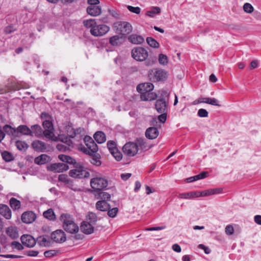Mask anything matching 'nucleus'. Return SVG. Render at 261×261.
<instances>
[{
  "instance_id": "26",
  "label": "nucleus",
  "mask_w": 261,
  "mask_h": 261,
  "mask_svg": "<svg viewBox=\"0 0 261 261\" xmlns=\"http://www.w3.org/2000/svg\"><path fill=\"white\" fill-rule=\"evenodd\" d=\"M154 88V86L152 83H146L140 84L138 86L137 90L141 93L144 91H152Z\"/></svg>"
},
{
  "instance_id": "46",
  "label": "nucleus",
  "mask_w": 261,
  "mask_h": 261,
  "mask_svg": "<svg viewBox=\"0 0 261 261\" xmlns=\"http://www.w3.org/2000/svg\"><path fill=\"white\" fill-rule=\"evenodd\" d=\"M244 11L248 13H251L254 10L253 6L249 3H245L243 6Z\"/></svg>"
},
{
  "instance_id": "62",
  "label": "nucleus",
  "mask_w": 261,
  "mask_h": 261,
  "mask_svg": "<svg viewBox=\"0 0 261 261\" xmlns=\"http://www.w3.org/2000/svg\"><path fill=\"white\" fill-rule=\"evenodd\" d=\"M207 174V172H202L200 174L195 175L196 180L205 178Z\"/></svg>"
},
{
  "instance_id": "4",
  "label": "nucleus",
  "mask_w": 261,
  "mask_h": 261,
  "mask_svg": "<svg viewBox=\"0 0 261 261\" xmlns=\"http://www.w3.org/2000/svg\"><path fill=\"white\" fill-rule=\"evenodd\" d=\"M53 124L51 120H50V140L54 141H60L65 143L69 148L73 147V143L72 141L70 139L71 138L70 137V135L67 136L63 135H59L58 136H56L53 133Z\"/></svg>"
},
{
  "instance_id": "44",
  "label": "nucleus",
  "mask_w": 261,
  "mask_h": 261,
  "mask_svg": "<svg viewBox=\"0 0 261 261\" xmlns=\"http://www.w3.org/2000/svg\"><path fill=\"white\" fill-rule=\"evenodd\" d=\"M159 62L161 65H166L168 62L167 56L163 54H160L159 56Z\"/></svg>"
},
{
  "instance_id": "59",
  "label": "nucleus",
  "mask_w": 261,
  "mask_h": 261,
  "mask_svg": "<svg viewBox=\"0 0 261 261\" xmlns=\"http://www.w3.org/2000/svg\"><path fill=\"white\" fill-rule=\"evenodd\" d=\"M16 30V29H15L13 26L12 25H9L6 27L4 29V32L8 34H11L14 31Z\"/></svg>"
},
{
  "instance_id": "17",
  "label": "nucleus",
  "mask_w": 261,
  "mask_h": 261,
  "mask_svg": "<svg viewBox=\"0 0 261 261\" xmlns=\"http://www.w3.org/2000/svg\"><path fill=\"white\" fill-rule=\"evenodd\" d=\"M0 215L5 219L9 220L12 217V212L7 205L0 204Z\"/></svg>"
},
{
  "instance_id": "49",
  "label": "nucleus",
  "mask_w": 261,
  "mask_h": 261,
  "mask_svg": "<svg viewBox=\"0 0 261 261\" xmlns=\"http://www.w3.org/2000/svg\"><path fill=\"white\" fill-rule=\"evenodd\" d=\"M127 8L130 12L137 14H139L141 12V9L139 7H134L132 6H128Z\"/></svg>"
},
{
  "instance_id": "8",
  "label": "nucleus",
  "mask_w": 261,
  "mask_h": 261,
  "mask_svg": "<svg viewBox=\"0 0 261 261\" xmlns=\"http://www.w3.org/2000/svg\"><path fill=\"white\" fill-rule=\"evenodd\" d=\"M149 76L153 82L164 81L167 78V73L164 69H154L150 72Z\"/></svg>"
},
{
  "instance_id": "41",
  "label": "nucleus",
  "mask_w": 261,
  "mask_h": 261,
  "mask_svg": "<svg viewBox=\"0 0 261 261\" xmlns=\"http://www.w3.org/2000/svg\"><path fill=\"white\" fill-rule=\"evenodd\" d=\"M16 146L20 150H25L28 147V144L22 141H17L16 142Z\"/></svg>"
},
{
  "instance_id": "16",
  "label": "nucleus",
  "mask_w": 261,
  "mask_h": 261,
  "mask_svg": "<svg viewBox=\"0 0 261 261\" xmlns=\"http://www.w3.org/2000/svg\"><path fill=\"white\" fill-rule=\"evenodd\" d=\"M36 218V216L35 214L32 211L24 212L21 216V220L22 222L27 224L32 223L35 221Z\"/></svg>"
},
{
  "instance_id": "60",
  "label": "nucleus",
  "mask_w": 261,
  "mask_h": 261,
  "mask_svg": "<svg viewBox=\"0 0 261 261\" xmlns=\"http://www.w3.org/2000/svg\"><path fill=\"white\" fill-rule=\"evenodd\" d=\"M145 64L147 66L153 65L155 61V59H152L151 57L146 59L145 61Z\"/></svg>"
},
{
  "instance_id": "1",
  "label": "nucleus",
  "mask_w": 261,
  "mask_h": 261,
  "mask_svg": "<svg viewBox=\"0 0 261 261\" xmlns=\"http://www.w3.org/2000/svg\"><path fill=\"white\" fill-rule=\"evenodd\" d=\"M61 221L63 223L64 229L70 233H76L79 227L75 222L74 218L68 214H63L60 216Z\"/></svg>"
},
{
  "instance_id": "22",
  "label": "nucleus",
  "mask_w": 261,
  "mask_h": 261,
  "mask_svg": "<svg viewBox=\"0 0 261 261\" xmlns=\"http://www.w3.org/2000/svg\"><path fill=\"white\" fill-rule=\"evenodd\" d=\"M134 143L138 146V150L139 149L142 150H146L150 147V146L147 145L146 140L141 138H137Z\"/></svg>"
},
{
  "instance_id": "34",
  "label": "nucleus",
  "mask_w": 261,
  "mask_h": 261,
  "mask_svg": "<svg viewBox=\"0 0 261 261\" xmlns=\"http://www.w3.org/2000/svg\"><path fill=\"white\" fill-rule=\"evenodd\" d=\"M3 131L8 135L15 136L16 135V130L11 126L6 124L3 127Z\"/></svg>"
},
{
  "instance_id": "33",
  "label": "nucleus",
  "mask_w": 261,
  "mask_h": 261,
  "mask_svg": "<svg viewBox=\"0 0 261 261\" xmlns=\"http://www.w3.org/2000/svg\"><path fill=\"white\" fill-rule=\"evenodd\" d=\"M48 156L46 154H42L35 159L34 162L36 164L42 165L48 162Z\"/></svg>"
},
{
  "instance_id": "21",
  "label": "nucleus",
  "mask_w": 261,
  "mask_h": 261,
  "mask_svg": "<svg viewBox=\"0 0 261 261\" xmlns=\"http://www.w3.org/2000/svg\"><path fill=\"white\" fill-rule=\"evenodd\" d=\"M159 130L155 127H150L145 132V136L149 139H154L159 136Z\"/></svg>"
},
{
  "instance_id": "37",
  "label": "nucleus",
  "mask_w": 261,
  "mask_h": 261,
  "mask_svg": "<svg viewBox=\"0 0 261 261\" xmlns=\"http://www.w3.org/2000/svg\"><path fill=\"white\" fill-rule=\"evenodd\" d=\"M18 132L24 135L31 136V129L24 125H20L17 127Z\"/></svg>"
},
{
  "instance_id": "13",
  "label": "nucleus",
  "mask_w": 261,
  "mask_h": 261,
  "mask_svg": "<svg viewBox=\"0 0 261 261\" xmlns=\"http://www.w3.org/2000/svg\"><path fill=\"white\" fill-rule=\"evenodd\" d=\"M22 244L27 247H33L36 243L35 239L31 235L23 234L20 238Z\"/></svg>"
},
{
  "instance_id": "18",
  "label": "nucleus",
  "mask_w": 261,
  "mask_h": 261,
  "mask_svg": "<svg viewBox=\"0 0 261 261\" xmlns=\"http://www.w3.org/2000/svg\"><path fill=\"white\" fill-rule=\"evenodd\" d=\"M87 12L92 16H97L101 14V9L98 5H89L87 8Z\"/></svg>"
},
{
  "instance_id": "63",
  "label": "nucleus",
  "mask_w": 261,
  "mask_h": 261,
  "mask_svg": "<svg viewBox=\"0 0 261 261\" xmlns=\"http://www.w3.org/2000/svg\"><path fill=\"white\" fill-rule=\"evenodd\" d=\"M83 130H84V129L81 127H79L76 129H74V131H73V134L70 135V137L71 138H73L76 135L80 134Z\"/></svg>"
},
{
  "instance_id": "27",
  "label": "nucleus",
  "mask_w": 261,
  "mask_h": 261,
  "mask_svg": "<svg viewBox=\"0 0 261 261\" xmlns=\"http://www.w3.org/2000/svg\"><path fill=\"white\" fill-rule=\"evenodd\" d=\"M94 138L99 144L102 143L106 141V136L104 133L101 131H98L94 135Z\"/></svg>"
},
{
  "instance_id": "3",
  "label": "nucleus",
  "mask_w": 261,
  "mask_h": 261,
  "mask_svg": "<svg viewBox=\"0 0 261 261\" xmlns=\"http://www.w3.org/2000/svg\"><path fill=\"white\" fill-rule=\"evenodd\" d=\"M69 175L72 178L80 179L89 177L90 173L81 164L77 163L73 166V169L69 171Z\"/></svg>"
},
{
  "instance_id": "11",
  "label": "nucleus",
  "mask_w": 261,
  "mask_h": 261,
  "mask_svg": "<svg viewBox=\"0 0 261 261\" xmlns=\"http://www.w3.org/2000/svg\"><path fill=\"white\" fill-rule=\"evenodd\" d=\"M50 238L54 242L60 243L65 242L66 240V234L61 229H58L53 232Z\"/></svg>"
},
{
  "instance_id": "12",
  "label": "nucleus",
  "mask_w": 261,
  "mask_h": 261,
  "mask_svg": "<svg viewBox=\"0 0 261 261\" xmlns=\"http://www.w3.org/2000/svg\"><path fill=\"white\" fill-rule=\"evenodd\" d=\"M84 141L87 148L91 151V152H89V154H93L98 151V146L92 138L86 136L84 138Z\"/></svg>"
},
{
  "instance_id": "58",
  "label": "nucleus",
  "mask_w": 261,
  "mask_h": 261,
  "mask_svg": "<svg viewBox=\"0 0 261 261\" xmlns=\"http://www.w3.org/2000/svg\"><path fill=\"white\" fill-rule=\"evenodd\" d=\"M99 196L103 200H109L111 198L110 194L107 192H101L99 193Z\"/></svg>"
},
{
  "instance_id": "57",
  "label": "nucleus",
  "mask_w": 261,
  "mask_h": 261,
  "mask_svg": "<svg viewBox=\"0 0 261 261\" xmlns=\"http://www.w3.org/2000/svg\"><path fill=\"white\" fill-rule=\"evenodd\" d=\"M225 233L228 235H232L234 233V228L232 225L226 226L225 229Z\"/></svg>"
},
{
  "instance_id": "64",
  "label": "nucleus",
  "mask_w": 261,
  "mask_h": 261,
  "mask_svg": "<svg viewBox=\"0 0 261 261\" xmlns=\"http://www.w3.org/2000/svg\"><path fill=\"white\" fill-rule=\"evenodd\" d=\"M198 248L203 250L206 254H209L211 252L210 249L208 247H206L205 245H204L203 244H199L198 245Z\"/></svg>"
},
{
  "instance_id": "29",
  "label": "nucleus",
  "mask_w": 261,
  "mask_h": 261,
  "mask_svg": "<svg viewBox=\"0 0 261 261\" xmlns=\"http://www.w3.org/2000/svg\"><path fill=\"white\" fill-rule=\"evenodd\" d=\"M6 233L12 239H16L18 237V233L17 228L13 226L8 227L6 230Z\"/></svg>"
},
{
  "instance_id": "2",
  "label": "nucleus",
  "mask_w": 261,
  "mask_h": 261,
  "mask_svg": "<svg viewBox=\"0 0 261 261\" xmlns=\"http://www.w3.org/2000/svg\"><path fill=\"white\" fill-rule=\"evenodd\" d=\"M44 130L41 126L38 124H35L31 126V136H35L37 137H45L49 139V120H45L42 123Z\"/></svg>"
},
{
  "instance_id": "15",
  "label": "nucleus",
  "mask_w": 261,
  "mask_h": 261,
  "mask_svg": "<svg viewBox=\"0 0 261 261\" xmlns=\"http://www.w3.org/2000/svg\"><path fill=\"white\" fill-rule=\"evenodd\" d=\"M69 169V166L67 164L63 163H55L50 166V170L56 172H62Z\"/></svg>"
},
{
  "instance_id": "50",
  "label": "nucleus",
  "mask_w": 261,
  "mask_h": 261,
  "mask_svg": "<svg viewBox=\"0 0 261 261\" xmlns=\"http://www.w3.org/2000/svg\"><path fill=\"white\" fill-rule=\"evenodd\" d=\"M56 148L58 150L63 152H65L67 150H70V149L68 147L62 144H58L56 145Z\"/></svg>"
},
{
  "instance_id": "28",
  "label": "nucleus",
  "mask_w": 261,
  "mask_h": 261,
  "mask_svg": "<svg viewBox=\"0 0 261 261\" xmlns=\"http://www.w3.org/2000/svg\"><path fill=\"white\" fill-rule=\"evenodd\" d=\"M179 199H190L193 197H199V192H191L189 193H180L177 196Z\"/></svg>"
},
{
  "instance_id": "25",
  "label": "nucleus",
  "mask_w": 261,
  "mask_h": 261,
  "mask_svg": "<svg viewBox=\"0 0 261 261\" xmlns=\"http://www.w3.org/2000/svg\"><path fill=\"white\" fill-rule=\"evenodd\" d=\"M128 41L134 44H139L142 43L144 41V38L141 35L133 34L129 36Z\"/></svg>"
},
{
  "instance_id": "19",
  "label": "nucleus",
  "mask_w": 261,
  "mask_h": 261,
  "mask_svg": "<svg viewBox=\"0 0 261 261\" xmlns=\"http://www.w3.org/2000/svg\"><path fill=\"white\" fill-rule=\"evenodd\" d=\"M157 98V94L152 91L141 92V99L143 101H151Z\"/></svg>"
},
{
  "instance_id": "36",
  "label": "nucleus",
  "mask_w": 261,
  "mask_h": 261,
  "mask_svg": "<svg viewBox=\"0 0 261 261\" xmlns=\"http://www.w3.org/2000/svg\"><path fill=\"white\" fill-rule=\"evenodd\" d=\"M32 147L37 150L43 151L45 149L44 143L40 141H34L32 144Z\"/></svg>"
},
{
  "instance_id": "35",
  "label": "nucleus",
  "mask_w": 261,
  "mask_h": 261,
  "mask_svg": "<svg viewBox=\"0 0 261 261\" xmlns=\"http://www.w3.org/2000/svg\"><path fill=\"white\" fill-rule=\"evenodd\" d=\"M96 24V22L94 19H89L83 21L84 26L87 29H90V30L94 28Z\"/></svg>"
},
{
  "instance_id": "23",
  "label": "nucleus",
  "mask_w": 261,
  "mask_h": 261,
  "mask_svg": "<svg viewBox=\"0 0 261 261\" xmlns=\"http://www.w3.org/2000/svg\"><path fill=\"white\" fill-rule=\"evenodd\" d=\"M96 207L100 211H107L111 208L110 205L106 200H99L96 203Z\"/></svg>"
},
{
  "instance_id": "61",
  "label": "nucleus",
  "mask_w": 261,
  "mask_h": 261,
  "mask_svg": "<svg viewBox=\"0 0 261 261\" xmlns=\"http://www.w3.org/2000/svg\"><path fill=\"white\" fill-rule=\"evenodd\" d=\"M108 12L113 17L118 18L119 17V14L117 11L115 9H109Z\"/></svg>"
},
{
  "instance_id": "24",
  "label": "nucleus",
  "mask_w": 261,
  "mask_h": 261,
  "mask_svg": "<svg viewBox=\"0 0 261 261\" xmlns=\"http://www.w3.org/2000/svg\"><path fill=\"white\" fill-rule=\"evenodd\" d=\"M58 158L60 160L62 161L65 164H68L70 165H73L74 166L77 163H76L75 160L71 156L65 154H60L58 156Z\"/></svg>"
},
{
  "instance_id": "52",
  "label": "nucleus",
  "mask_w": 261,
  "mask_h": 261,
  "mask_svg": "<svg viewBox=\"0 0 261 261\" xmlns=\"http://www.w3.org/2000/svg\"><path fill=\"white\" fill-rule=\"evenodd\" d=\"M160 113L161 114L158 116V120L160 122L165 123L167 120V113L166 111Z\"/></svg>"
},
{
  "instance_id": "14",
  "label": "nucleus",
  "mask_w": 261,
  "mask_h": 261,
  "mask_svg": "<svg viewBox=\"0 0 261 261\" xmlns=\"http://www.w3.org/2000/svg\"><path fill=\"white\" fill-rule=\"evenodd\" d=\"M168 103L166 99L162 97L157 99L155 103V108L158 113L166 111Z\"/></svg>"
},
{
  "instance_id": "9",
  "label": "nucleus",
  "mask_w": 261,
  "mask_h": 261,
  "mask_svg": "<svg viewBox=\"0 0 261 261\" xmlns=\"http://www.w3.org/2000/svg\"><path fill=\"white\" fill-rule=\"evenodd\" d=\"M110 30L109 26L106 24H97L93 29L90 31L91 34L94 37H100L105 35Z\"/></svg>"
},
{
  "instance_id": "39",
  "label": "nucleus",
  "mask_w": 261,
  "mask_h": 261,
  "mask_svg": "<svg viewBox=\"0 0 261 261\" xmlns=\"http://www.w3.org/2000/svg\"><path fill=\"white\" fill-rule=\"evenodd\" d=\"M161 12V9L158 7L152 8L150 10L147 11L146 13V15L150 17H153L156 14Z\"/></svg>"
},
{
  "instance_id": "48",
  "label": "nucleus",
  "mask_w": 261,
  "mask_h": 261,
  "mask_svg": "<svg viewBox=\"0 0 261 261\" xmlns=\"http://www.w3.org/2000/svg\"><path fill=\"white\" fill-rule=\"evenodd\" d=\"M118 208L117 207H113L111 209V208L108 210V215L109 217H111V218H114L115 217L117 213H118Z\"/></svg>"
},
{
  "instance_id": "45",
  "label": "nucleus",
  "mask_w": 261,
  "mask_h": 261,
  "mask_svg": "<svg viewBox=\"0 0 261 261\" xmlns=\"http://www.w3.org/2000/svg\"><path fill=\"white\" fill-rule=\"evenodd\" d=\"M111 153L112 154V155L116 161H120V160H121L122 158V154L120 151L118 150V149L115 151L111 152Z\"/></svg>"
},
{
  "instance_id": "47",
  "label": "nucleus",
  "mask_w": 261,
  "mask_h": 261,
  "mask_svg": "<svg viewBox=\"0 0 261 261\" xmlns=\"http://www.w3.org/2000/svg\"><path fill=\"white\" fill-rule=\"evenodd\" d=\"M206 103L210 104L213 106H220L219 104V101L215 98H208L206 99Z\"/></svg>"
},
{
  "instance_id": "40",
  "label": "nucleus",
  "mask_w": 261,
  "mask_h": 261,
  "mask_svg": "<svg viewBox=\"0 0 261 261\" xmlns=\"http://www.w3.org/2000/svg\"><path fill=\"white\" fill-rule=\"evenodd\" d=\"M146 41L147 44L151 47L153 48H159V43L153 38L147 37L146 38Z\"/></svg>"
},
{
  "instance_id": "32",
  "label": "nucleus",
  "mask_w": 261,
  "mask_h": 261,
  "mask_svg": "<svg viewBox=\"0 0 261 261\" xmlns=\"http://www.w3.org/2000/svg\"><path fill=\"white\" fill-rule=\"evenodd\" d=\"M36 242L41 246H46L48 245L49 240L47 236H40L37 239Z\"/></svg>"
},
{
  "instance_id": "42",
  "label": "nucleus",
  "mask_w": 261,
  "mask_h": 261,
  "mask_svg": "<svg viewBox=\"0 0 261 261\" xmlns=\"http://www.w3.org/2000/svg\"><path fill=\"white\" fill-rule=\"evenodd\" d=\"M107 147L110 152L118 149L115 142L112 140L109 141L107 142Z\"/></svg>"
},
{
  "instance_id": "51",
  "label": "nucleus",
  "mask_w": 261,
  "mask_h": 261,
  "mask_svg": "<svg viewBox=\"0 0 261 261\" xmlns=\"http://www.w3.org/2000/svg\"><path fill=\"white\" fill-rule=\"evenodd\" d=\"M214 194V190L212 189H208L207 190L203 191L201 192H199V196H206Z\"/></svg>"
},
{
  "instance_id": "43",
  "label": "nucleus",
  "mask_w": 261,
  "mask_h": 261,
  "mask_svg": "<svg viewBox=\"0 0 261 261\" xmlns=\"http://www.w3.org/2000/svg\"><path fill=\"white\" fill-rule=\"evenodd\" d=\"M88 219L89 221V222H90L92 225H94L97 220V215L93 212H89Z\"/></svg>"
},
{
  "instance_id": "30",
  "label": "nucleus",
  "mask_w": 261,
  "mask_h": 261,
  "mask_svg": "<svg viewBox=\"0 0 261 261\" xmlns=\"http://www.w3.org/2000/svg\"><path fill=\"white\" fill-rule=\"evenodd\" d=\"M122 37L119 35H115L109 39V43L113 46H118L122 43Z\"/></svg>"
},
{
  "instance_id": "54",
  "label": "nucleus",
  "mask_w": 261,
  "mask_h": 261,
  "mask_svg": "<svg viewBox=\"0 0 261 261\" xmlns=\"http://www.w3.org/2000/svg\"><path fill=\"white\" fill-rule=\"evenodd\" d=\"M11 246L13 248L17 249L18 250H21L23 249V247L18 242L13 241L11 243Z\"/></svg>"
},
{
  "instance_id": "56",
  "label": "nucleus",
  "mask_w": 261,
  "mask_h": 261,
  "mask_svg": "<svg viewBox=\"0 0 261 261\" xmlns=\"http://www.w3.org/2000/svg\"><path fill=\"white\" fill-rule=\"evenodd\" d=\"M90 163L96 166H99L101 164V162L100 160L95 156H93L90 159Z\"/></svg>"
},
{
  "instance_id": "20",
  "label": "nucleus",
  "mask_w": 261,
  "mask_h": 261,
  "mask_svg": "<svg viewBox=\"0 0 261 261\" xmlns=\"http://www.w3.org/2000/svg\"><path fill=\"white\" fill-rule=\"evenodd\" d=\"M81 231L87 234H90L94 231V226L90 222L84 221L81 225Z\"/></svg>"
},
{
  "instance_id": "31",
  "label": "nucleus",
  "mask_w": 261,
  "mask_h": 261,
  "mask_svg": "<svg viewBox=\"0 0 261 261\" xmlns=\"http://www.w3.org/2000/svg\"><path fill=\"white\" fill-rule=\"evenodd\" d=\"M10 205L13 210H17L20 208V201L16 198L12 197L10 199Z\"/></svg>"
},
{
  "instance_id": "7",
  "label": "nucleus",
  "mask_w": 261,
  "mask_h": 261,
  "mask_svg": "<svg viewBox=\"0 0 261 261\" xmlns=\"http://www.w3.org/2000/svg\"><path fill=\"white\" fill-rule=\"evenodd\" d=\"M108 185V180L103 177H96L90 180V186L94 191L98 192L105 189Z\"/></svg>"
},
{
  "instance_id": "38",
  "label": "nucleus",
  "mask_w": 261,
  "mask_h": 261,
  "mask_svg": "<svg viewBox=\"0 0 261 261\" xmlns=\"http://www.w3.org/2000/svg\"><path fill=\"white\" fill-rule=\"evenodd\" d=\"M3 159L6 162H9L14 160V158L13 154L7 151H5L2 153Z\"/></svg>"
},
{
  "instance_id": "10",
  "label": "nucleus",
  "mask_w": 261,
  "mask_h": 261,
  "mask_svg": "<svg viewBox=\"0 0 261 261\" xmlns=\"http://www.w3.org/2000/svg\"><path fill=\"white\" fill-rule=\"evenodd\" d=\"M123 153L128 156H134L138 152V146L133 142L126 143L122 147Z\"/></svg>"
},
{
  "instance_id": "6",
  "label": "nucleus",
  "mask_w": 261,
  "mask_h": 261,
  "mask_svg": "<svg viewBox=\"0 0 261 261\" xmlns=\"http://www.w3.org/2000/svg\"><path fill=\"white\" fill-rule=\"evenodd\" d=\"M131 55L134 59L139 62L145 61L148 57L147 50L140 46L134 47L132 50Z\"/></svg>"
},
{
  "instance_id": "55",
  "label": "nucleus",
  "mask_w": 261,
  "mask_h": 261,
  "mask_svg": "<svg viewBox=\"0 0 261 261\" xmlns=\"http://www.w3.org/2000/svg\"><path fill=\"white\" fill-rule=\"evenodd\" d=\"M197 115L200 117H206L208 116V112L204 109H200L198 110Z\"/></svg>"
},
{
  "instance_id": "53",
  "label": "nucleus",
  "mask_w": 261,
  "mask_h": 261,
  "mask_svg": "<svg viewBox=\"0 0 261 261\" xmlns=\"http://www.w3.org/2000/svg\"><path fill=\"white\" fill-rule=\"evenodd\" d=\"M58 179L59 181L63 182L66 184H68L69 182V179L68 177V176L65 174H60L59 175Z\"/></svg>"
},
{
  "instance_id": "5",
  "label": "nucleus",
  "mask_w": 261,
  "mask_h": 261,
  "mask_svg": "<svg viewBox=\"0 0 261 261\" xmlns=\"http://www.w3.org/2000/svg\"><path fill=\"white\" fill-rule=\"evenodd\" d=\"M115 31L122 35H126L130 33L133 30L131 24L126 21H117L114 23Z\"/></svg>"
}]
</instances>
